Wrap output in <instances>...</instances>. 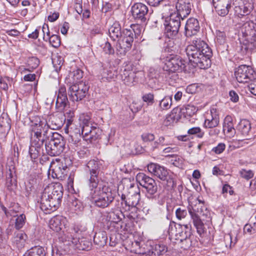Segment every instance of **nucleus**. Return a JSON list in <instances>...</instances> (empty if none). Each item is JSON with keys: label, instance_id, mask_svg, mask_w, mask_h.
I'll list each match as a JSON object with an SVG mask.
<instances>
[{"label": "nucleus", "instance_id": "f257e3e1", "mask_svg": "<svg viewBox=\"0 0 256 256\" xmlns=\"http://www.w3.org/2000/svg\"><path fill=\"white\" fill-rule=\"evenodd\" d=\"M86 171L90 195L94 204L101 208L108 206L114 201V196L108 187L99 183L100 178L98 162L94 160H90L87 163Z\"/></svg>", "mask_w": 256, "mask_h": 256}, {"label": "nucleus", "instance_id": "f03ea898", "mask_svg": "<svg viewBox=\"0 0 256 256\" xmlns=\"http://www.w3.org/2000/svg\"><path fill=\"white\" fill-rule=\"evenodd\" d=\"M186 52L194 66L206 69L210 66L212 51L204 41L200 39L193 40L192 44L186 47Z\"/></svg>", "mask_w": 256, "mask_h": 256}, {"label": "nucleus", "instance_id": "7ed1b4c3", "mask_svg": "<svg viewBox=\"0 0 256 256\" xmlns=\"http://www.w3.org/2000/svg\"><path fill=\"white\" fill-rule=\"evenodd\" d=\"M63 196V188L60 183H52L46 187L40 200V208L46 213L56 210L60 205Z\"/></svg>", "mask_w": 256, "mask_h": 256}, {"label": "nucleus", "instance_id": "20e7f679", "mask_svg": "<svg viewBox=\"0 0 256 256\" xmlns=\"http://www.w3.org/2000/svg\"><path fill=\"white\" fill-rule=\"evenodd\" d=\"M188 208L198 233L200 234H204V224L208 225L211 222L210 212L204 206V202L198 200L189 203Z\"/></svg>", "mask_w": 256, "mask_h": 256}, {"label": "nucleus", "instance_id": "39448f33", "mask_svg": "<svg viewBox=\"0 0 256 256\" xmlns=\"http://www.w3.org/2000/svg\"><path fill=\"white\" fill-rule=\"evenodd\" d=\"M126 248L130 252L142 256H160L165 254L168 248L163 244H146L142 241L134 240L126 245Z\"/></svg>", "mask_w": 256, "mask_h": 256}, {"label": "nucleus", "instance_id": "423d86ee", "mask_svg": "<svg viewBox=\"0 0 256 256\" xmlns=\"http://www.w3.org/2000/svg\"><path fill=\"white\" fill-rule=\"evenodd\" d=\"M30 131V142L33 143H44L49 138L48 134H52L48 130V121L39 116L34 117L32 121Z\"/></svg>", "mask_w": 256, "mask_h": 256}, {"label": "nucleus", "instance_id": "0eeeda50", "mask_svg": "<svg viewBox=\"0 0 256 256\" xmlns=\"http://www.w3.org/2000/svg\"><path fill=\"white\" fill-rule=\"evenodd\" d=\"M246 30H242V38H241V50L246 54H251L256 50V30L251 28L249 26Z\"/></svg>", "mask_w": 256, "mask_h": 256}, {"label": "nucleus", "instance_id": "6e6552de", "mask_svg": "<svg viewBox=\"0 0 256 256\" xmlns=\"http://www.w3.org/2000/svg\"><path fill=\"white\" fill-rule=\"evenodd\" d=\"M64 138L58 132L52 133L50 140L45 144L46 153L52 156L60 155L64 151Z\"/></svg>", "mask_w": 256, "mask_h": 256}, {"label": "nucleus", "instance_id": "1a4fd4ad", "mask_svg": "<svg viewBox=\"0 0 256 256\" xmlns=\"http://www.w3.org/2000/svg\"><path fill=\"white\" fill-rule=\"evenodd\" d=\"M89 86L83 81H78L72 84L68 88V94L73 102H79L82 100L88 94Z\"/></svg>", "mask_w": 256, "mask_h": 256}, {"label": "nucleus", "instance_id": "9d476101", "mask_svg": "<svg viewBox=\"0 0 256 256\" xmlns=\"http://www.w3.org/2000/svg\"><path fill=\"white\" fill-rule=\"evenodd\" d=\"M148 171L158 178L170 187L174 185V180L169 175L168 172L164 166L156 163H150L147 166Z\"/></svg>", "mask_w": 256, "mask_h": 256}, {"label": "nucleus", "instance_id": "9b49d317", "mask_svg": "<svg viewBox=\"0 0 256 256\" xmlns=\"http://www.w3.org/2000/svg\"><path fill=\"white\" fill-rule=\"evenodd\" d=\"M132 30L125 29L122 30V36L118 40L116 46V51L122 55H124L129 50L134 42Z\"/></svg>", "mask_w": 256, "mask_h": 256}, {"label": "nucleus", "instance_id": "f8f14e48", "mask_svg": "<svg viewBox=\"0 0 256 256\" xmlns=\"http://www.w3.org/2000/svg\"><path fill=\"white\" fill-rule=\"evenodd\" d=\"M165 6H175L176 12H174L180 16L184 18L190 13L193 8L192 0H174L168 4L165 3Z\"/></svg>", "mask_w": 256, "mask_h": 256}, {"label": "nucleus", "instance_id": "ddd939ff", "mask_svg": "<svg viewBox=\"0 0 256 256\" xmlns=\"http://www.w3.org/2000/svg\"><path fill=\"white\" fill-rule=\"evenodd\" d=\"M234 74L238 82L246 83L255 79L256 74L250 66L241 65L236 68Z\"/></svg>", "mask_w": 256, "mask_h": 256}, {"label": "nucleus", "instance_id": "4468645a", "mask_svg": "<svg viewBox=\"0 0 256 256\" xmlns=\"http://www.w3.org/2000/svg\"><path fill=\"white\" fill-rule=\"evenodd\" d=\"M78 230L74 226L67 227L59 234L58 238L60 241L66 243L67 245L74 246L79 242Z\"/></svg>", "mask_w": 256, "mask_h": 256}, {"label": "nucleus", "instance_id": "2eb2a0df", "mask_svg": "<svg viewBox=\"0 0 256 256\" xmlns=\"http://www.w3.org/2000/svg\"><path fill=\"white\" fill-rule=\"evenodd\" d=\"M184 19L176 14H170L169 21L165 26V34L168 38H172L178 34L181 24L180 20Z\"/></svg>", "mask_w": 256, "mask_h": 256}, {"label": "nucleus", "instance_id": "dca6fc26", "mask_svg": "<svg viewBox=\"0 0 256 256\" xmlns=\"http://www.w3.org/2000/svg\"><path fill=\"white\" fill-rule=\"evenodd\" d=\"M184 68V62L181 58L178 56H170L166 58L164 70L168 72L174 73L182 71Z\"/></svg>", "mask_w": 256, "mask_h": 256}, {"label": "nucleus", "instance_id": "f3484780", "mask_svg": "<svg viewBox=\"0 0 256 256\" xmlns=\"http://www.w3.org/2000/svg\"><path fill=\"white\" fill-rule=\"evenodd\" d=\"M169 234L171 236H174L176 240L182 241L188 237H190L191 232L188 225L176 224L174 228L171 227L169 229Z\"/></svg>", "mask_w": 256, "mask_h": 256}, {"label": "nucleus", "instance_id": "a211bd4d", "mask_svg": "<svg viewBox=\"0 0 256 256\" xmlns=\"http://www.w3.org/2000/svg\"><path fill=\"white\" fill-rule=\"evenodd\" d=\"M140 199V190L137 185L131 184L128 191V198L125 200V206L128 210L136 207Z\"/></svg>", "mask_w": 256, "mask_h": 256}, {"label": "nucleus", "instance_id": "6ab92c4d", "mask_svg": "<svg viewBox=\"0 0 256 256\" xmlns=\"http://www.w3.org/2000/svg\"><path fill=\"white\" fill-rule=\"evenodd\" d=\"M131 12L136 20L141 22H146L148 12V8L146 5L141 2L136 3L132 6Z\"/></svg>", "mask_w": 256, "mask_h": 256}, {"label": "nucleus", "instance_id": "aec40b11", "mask_svg": "<svg viewBox=\"0 0 256 256\" xmlns=\"http://www.w3.org/2000/svg\"><path fill=\"white\" fill-rule=\"evenodd\" d=\"M122 80L128 86H134L136 82V73L133 71L130 66H126L120 73Z\"/></svg>", "mask_w": 256, "mask_h": 256}, {"label": "nucleus", "instance_id": "412c9836", "mask_svg": "<svg viewBox=\"0 0 256 256\" xmlns=\"http://www.w3.org/2000/svg\"><path fill=\"white\" fill-rule=\"evenodd\" d=\"M213 6L220 16L227 15L232 6V0H212Z\"/></svg>", "mask_w": 256, "mask_h": 256}, {"label": "nucleus", "instance_id": "4be33fe9", "mask_svg": "<svg viewBox=\"0 0 256 256\" xmlns=\"http://www.w3.org/2000/svg\"><path fill=\"white\" fill-rule=\"evenodd\" d=\"M219 122L220 118L216 109L211 108L210 113H208L206 116L204 126L206 128H212L216 127Z\"/></svg>", "mask_w": 256, "mask_h": 256}, {"label": "nucleus", "instance_id": "5701e85b", "mask_svg": "<svg viewBox=\"0 0 256 256\" xmlns=\"http://www.w3.org/2000/svg\"><path fill=\"white\" fill-rule=\"evenodd\" d=\"M199 22L196 18H188L185 25V34L186 36L196 35L200 30Z\"/></svg>", "mask_w": 256, "mask_h": 256}, {"label": "nucleus", "instance_id": "b1692460", "mask_svg": "<svg viewBox=\"0 0 256 256\" xmlns=\"http://www.w3.org/2000/svg\"><path fill=\"white\" fill-rule=\"evenodd\" d=\"M66 220L65 218L62 216H56L50 220L49 227L51 230L56 232L63 231L68 227L66 224Z\"/></svg>", "mask_w": 256, "mask_h": 256}, {"label": "nucleus", "instance_id": "393cba45", "mask_svg": "<svg viewBox=\"0 0 256 256\" xmlns=\"http://www.w3.org/2000/svg\"><path fill=\"white\" fill-rule=\"evenodd\" d=\"M68 102L66 88L64 87H60L57 95L56 107L59 110L62 111L66 107Z\"/></svg>", "mask_w": 256, "mask_h": 256}, {"label": "nucleus", "instance_id": "a878e982", "mask_svg": "<svg viewBox=\"0 0 256 256\" xmlns=\"http://www.w3.org/2000/svg\"><path fill=\"white\" fill-rule=\"evenodd\" d=\"M68 166L62 162L58 164L52 170V176L54 178L62 180L66 174Z\"/></svg>", "mask_w": 256, "mask_h": 256}, {"label": "nucleus", "instance_id": "bb28decb", "mask_svg": "<svg viewBox=\"0 0 256 256\" xmlns=\"http://www.w3.org/2000/svg\"><path fill=\"white\" fill-rule=\"evenodd\" d=\"M96 128H93L88 124H86L82 125V134L84 140L92 141L94 139V134H96Z\"/></svg>", "mask_w": 256, "mask_h": 256}, {"label": "nucleus", "instance_id": "cd10ccee", "mask_svg": "<svg viewBox=\"0 0 256 256\" xmlns=\"http://www.w3.org/2000/svg\"><path fill=\"white\" fill-rule=\"evenodd\" d=\"M110 36L113 40H118L122 36V31L121 26L118 22H116L108 30Z\"/></svg>", "mask_w": 256, "mask_h": 256}, {"label": "nucleus", "instance_id": "c85d7f7f", "mask_svg": "<svg viewBox=\"0 0 256 256\" xmlns=\"http://www.w3.org/2000/svg\"><path fill=\"white\" fill-rule=\"evenodd\" d=\"M172 142L169 140L168 136H160L152 144V150L160 148V147L172 146Z\"/></svg>", "mask_w": 256, "mask_h": 256}, {"label": "nucleus", "instance_id": "c756f323", "mask_svg": "<svg viewBox=\"0 0 256 256\" xmlns=\"http://www.w3.org/2000/svg\"><path fill=\"white\" fill-rule=\"evenodd\" d=\"M27 236L25 234L19 232L16 234L12 238V244L18 250L24 248Z\"/></svg>", "mask_w": 256, "mask_h": 256}, {"label": "nucleus", "instance_id": "7c9ffc66", "mask_svg": "<svg viewBox=\"0 0 256 256\" xmlns=\"http://www.w3.org/2000/svg\"><path fill=\"white\" fill-rule=\"evenodd\" d=\"M43 144L44 143L42 142L38 144V143H33V142H30L29 152L32 159L35 160L40 155L42 151V146Z\"/></svg>", "mask_w": 256, "mask_h": 256}, {"label": "nucleus", "instance_id": "2f4dec72", "mask_svg": "<svg viewBox=\"0 0 256 256\" xmlns=\"http://www.w3.org/2000/svg\"><path fill=\"white\" fill-rule=\"evenodd\" d=\"M223 130L226 132V133L230 136H234L236 133V130L233 124L232 118L229 116H227L224 120L223 124Z\"/></svg>", "mask_w": 256, "mask_h": 256}, {"label": "nucleus", "instance_id": "473e14b6", "mask_svg": "<svg viewBox=\"0 0 256 256\" xmlns=\"http://www.w3.org/2000/svg\"><path fill=\"white\" fill-rule=\"evenodd\" d=\"M237 129L242 135L247 136L251 129L250 124L246 120H242L238 124Z\"/></svg>", "mask_w": 256, "mask_h": 256}, {"label": "nucleus", "instance_id": "72a5a7b5", "mask_svg": "<svg viewBox=\"0 0 256 256\" xmlns=\"http://www.w3.org/2000/svg\"><path fill=\"white\" fill-rule=\"evenodd\" d=\"M136 180L139 182L140 186L146 189L150 185L153 184L154 182H155L153 178L146 176L143 173L138 174L136 176Z\"/></svg>", "mask_w": 256, "mask_h": 256}, {"label": "nucleus", "instance_id": "f704fd0d", "mask_svg": "<svg viewBox=\"0 0 256 256\" xmlns=\"http://www.w3.org/2000/svg\"><path fill=\"white\" fill-rule=\"evenodd\" d=\"M106 234L104 231L96 232L94 237V243L99 246H104L106 243Z\"/></svg>", "mask_w": 256, "mask_h": 256}, {"label": "nucleus", "instance_id": "c9c22d12", "mask_svg": "<svg viewBox=\"0 0 256 256\" xmlns=\"http://www.w3.org/2000/svg\"><path fill=\"white\" fill-rule=\"evenodd\" d=\"M23 256H46V252L42 247L36 246L28 250Z\"/></svg>", "mask_w": 256, "mask_h": 256}, {"label": "nucleus", "instance_id": "e433bc0d", "mask_svg": "<svg viewBox=\"0 0 256 256\" xmlns=\"http://www.w3.org/2000/svg\"><path fill=\"white\" fill-rule=\"evenodd\" d=\"M70 138L69 139V142L73 144L75 146L78 147L80 145L81 133L80 129L76 128L75 132H70Z\"/></svg>", "mask_w": 256, "mask_h": 256}, {"label": "nucleus", "instance_id": "4c0bfd02", "mask_svg": "<svg viewBox=\"0 0 256 256\" xmlns=\"http://www.w3.org/2000/svg\"><path fill=\"white\" fill-rule=\"evenodd\" d=\"M92 242L86 238H79V242L74 244L76 248L79 250H90L92 246Z\"/></svg>", "mask_w": 256, "mask_h": 256}, {"label": "nucleus", "instance_id": "58836bf2", "mask_svg": "<svg viewBox=\"0 0 256 256\" xmlns=\"http://www.w3.org/2000/svg\"><path fill=\"white\" fill-rule=\"evenodd\" d=\"M14 170V167L10 168H9L10 172L8 173V176L6 181V187L10 191H12L16 187V184L14 180H12V172Z\"/></svg>", "mask_w": 256, "mask_h": 256}, {"label": "nucleus", "instance_id": "ea45409f", "mask_svg": "<svg viewBox=\"0 0 256 256\" xmlns=\"http://www.w3.org/2000/svg\"><path fill=\"white\" fill-rule=\"evenodd\" d=\"M48 130H57L60 128L61 122L57 118L50 116L48 122Z\"/></svg>", "mask_w": 256, "mask_h": 256}, {"label": "nucleus", "instance_id": "a19ab883", "mask_svg": "<svg viewBox=\"0 0 256 256\" xmlns=\"http://www.w3.org/2000/svg\"><path fill=\"white\" fill-rule=\"evenodd\" d=\"M172 105V96H166L159 104V107L162 110H167L170 108Z\"/></svg>", "mask_w": 256, "mask_h": 256}, {"label": "nucleus", "instance_id": "79ce46f5", "mask_svg": "<svg viewBox=\"0 0 256 256\" xmlns=\"http://www.w3.org/2000/svg\"><path fill=\"white\" fill-rule=\"evenodd\" d=\"M2 208L6 216L9 215L14 216V214L18 212L20 210L19 204L17 203L13 204L9 208L8 211H7L6 208L4 206H2Z\"/></svg>", "mask_w": 256, "mask_h": 256}, {"label": "nucleus", "instance_id": "37998d69", "mask_svg": "<svg viewBox=\"0 0 256 256\" xmlns=\"http://www.w3.org/2000/svg\"><path fill=\"white\" fill-rule=\"evenodd\" d=\"M198 110V108L192 104H188L184 106L182 109V112L186 116H191L194 114Z\"/></svg>", "mask_w": 256, "mask_h": 256}, {"label": "nucleus", "instance_id": "c03bdc74", "mask_svg": "<svg viewBox=\"0 0 256 256\" xmlns=\"http://www.w3.org/2000/svg\"><path fill=\"white\" fill-rule=\"evenodd\" d=\"M122 213L119 211L110 212L108 213L107 220L114 223H118L122 220Z\"/></svg>", "mask_w": 256, "mask_h": 256}, {"label": "nucleus", "instance_id": "a18cd8bd", "mask_svg": "<svg viewBox=\"0 0 256 256\" xmlns=\"http://www.w3.org/2000/svg\"><path fill=\"white\" fill-rule=\"evenodd\" d=\"M226 36L224 32L220 30L216 31V42L220 45H223L226 43Z\"/></svg>", "mask_w": 256, "mask_h": 256}, {"label": "nucleus", "instance_id": "49530a36", "mask_svg": "<svg viewBox=\"0 0 256 256\" xmlns=\"http://www.w3.org/2000/svg\"><path fill=\"white\" fill-rule=\"evenodd\" d=\"M26 221V216L22 214L17 216L15 220V228L17 230L22 228L24 225Z\"/></svg>", "mask_w": 256, "mask_h": 256}, {"label": "nucleus", "instance_id": "de8ad7c7", "mask_svg": "<svg viewBox=\"0 0 256 256\" xmlns=\"http://www.w3.org/2000/svg\"><path fill=\"white\" fill-rule=\"evenodd\" d=\"M235 11L238 14V16H246L250 12V10L248 8V6L244 4H242L238 6H236L235 8Z\"/></svg>", "mask_w": 256, "mask_h": 256}, {"label": "nucleus", "instance_id": "09e8293b", "mask_svg": "<svg viewBox=\"0 0 256 256\" xmlns=\"http://www.w3.org/2000/svg\"><path fill=\"white\" fill-rule=\"evenodd\" d=\"M49 40L50 44L54 48H57L60 44V39L59 36L56 34H53L46 38Z\"/></svg>", "mask_w": 256, "mask_h": 256}, {"label": "nucleus", "instance_id": "8fccbe9b", "mask_svg": "<svg viewBox=\"0 0 256 256\" xmlns=\"http://www.w3.org/2000/svg\"><path fill=\"white\" fill-rule=\"evenodd\" d=\"M147 193L146 194V196L148 198H152L153 196L156 192L158 190V186L156 182H154V183L151 185H150L146 188Z\"/></svg>", "mask_w": 256, "mask_h": 256}, {"label": "nucleus", "instance_id": "3c124183", "mask_svg": "<svg viewBox=\"0 0 256 256\" xmlns=\"http://www.w3.org/2000/svg\"><path fill=\"white\" fill-rule=\"evenodd\" d=\"M82 72L78 69L76 70L70 72L69 74V77H71L73 79V84L78 82V80H80L82 78Z\"/></svg>", "mask_w": 256, "mask_h": 256}, {"label": "nucleus", "instance_id": "603ef678", "mask_svg": "<svg viewBox=\"0 0 256 256\" xmlns=\"http://www.w3.org/2000/svg\"><path fill=\"white\" fill-rule=\"evenodd\" d=\"M240 175L242 178L246 180H249L250 179L253 178L254 176V173L252 170H246L245 169H242L240 172Z\"/></svg>", "mask_w": 256, "mask_h": 256}, {"label": "nucleus", "instance_id": "864d4df0", "mask_svg": "<svg viewBox=\"0 0 256 256\" xmlns=\"http://www.w3.org/2000/svg\"><path fill=\"white\" fill-rule=\"evenodd\" d=\"M189 134H198V138H201L204 136V132H202L200 127H194L189 129L188 131Z\"/></svg>", "mask_w": 256, "mask_h": 256}, {"label": "nucleus", "instance_id": "5fc2aeb1", "mask_svg": "<svg viewBox=\"0 0 256 256\" xmlns=\"http://www.w3.org/2000/svg\"><path fill=\"white\" fill-rule=\"evenodd\" d=\"M0 126L4 128H10V119L6 115L0 117Z\"/></svg>", "mask_w": 256, "mask_h": 256}, {"label": "nucleus", "instance_id": "6e6d98bb", "mask_svg": "<svg viewBox=\"0 0 256 256\" xmlns=\"http://www.w3.org/2000/svg\"><path fill=\"white\" fill-rule=\"evenodd\" d=\"M74 126L72 124V118H67L66 126L64 128V132L66 134L74 132Z\"/></svg>", "mask_w": 256, "mask_h": 256}, {"label": "nucleus", "instance_id": "4d7b16f0", "mask_svg": "<svg viewBox=\"0 0 256 256\" xmlns=\"http://www.w3.org/2000/svg\"><path fill=\"white\" fill-rule=\"evenodd\" d=\"M102 49L104 52L106 54L111 55L114 54V48L112 47L111 44L108 42H105Z\"/></svg>", "mask_w": 256, "mask_h": 256}, {"label": "nucleus", "instance_id": "13d9d810", "mask_svg": "<svg viewBox=\"0 0 256 256\" xmlns=\"http://www.w3.org/2000/svg\"><path fill=\"white\" fill-rule=\"evenodd\" d=\"M28 64L30 68L34 69L38 66L40 60L37 58L32 57L28 60Z\"/></svg>", "mask_w": 256, "mask_h": 256}, {"label": "nucleus", "instance_id": "bf43d9fd", "mask_svg": "<svg viewBox=\"0 0 256 256\" xmlns=\"http://www.w3.org/2000/svg\"><path fill=\"white\" fill-rule=\"evenodd\" d=\"M142 99L144 102H146L148 105H152L154 103V96L152 93L144 94Z\"/></svg>", "mask_w": 256, "mask_h": 256}, {"label": "nucleus", "instance_id": "052dcab7", "mask_svg": "<svg viewBox=\"0 0 256 256\" xmlns=\"http://www.w3.org/2000/svg\"><path fill=\"white\" fill-rule=\"evenodd\" d=\"M187 214L188 213L186 210L180 208H177L176 211V216L179 220H182V219L184 218Z\"/></svg>", "mask_w": 256, "mask_h": 256}, {"label": "nucleus", "instance_id": "680f3d73", "mask_svg": "<svg viewBox=\"0 0 256 256\" xmlns=\"http://www.w3.org/2000/svg\"><path fill=\"white\" fill-rule=\"evenodd\" d=\"M200 88L198 84H192L188 85L186 88V92L188 94H194L198 92Z\"/></svg>", "mask_w": 256, "mask_h": 256}, {"label": "nucleus", "instance_id": "e2e57ef3", "mask_svg": "<svg viewBox=\"0 0 256 256\" xmlns=\"http://www.w3.org/2000/svg\"><path fill=\"white\" fill-rule=\"evenodd\" d=\"M178 242L182 244L181 248L184 250L188 248L192 245L190 237H188L186 239L182 240V241H178Z\"/></svg>", "mask_w": 256, "mask_h": 256}, {"label": "nucleus", "instance_id": "0e129e2a", "mask_svg": "<svg viewBox=\"0 0 256 256\" xmlns=\"http://www.w3.org/2000/svg\"><path fill=\"white\" fill-rule=\"evenodd\" d=\"M141 138L144 142H152L155 138V136L154 134L148 132L144 133L141 136Z\"/></svg>", "mask_w": 256, "mask_h": 256}, {"label": "nucleus", "instance_id": "69168bd1", "mask_svg": "<svg viewBox=\"0 0 256 256\" xmlns=\"http://www.w3.org/2000/svg\"><path fill=\"white\" fill-rule=\"evenodd\" d=\"M226 148V145L224 143H220L216 146L212 148V151L216 154H220L223 152Z\"/></svg>", "mask_w": 256, "mask_h": 256}, {"label": "nucleus", "instance_id": "338daca9", "mask_svg": "<svg viewBox=\"0 0 256 256\" xmlns=\"http://www.w3.org/2000/svg\"><path fill=\"white\" fill-rule=\"evenodd\" d=\"M244 232H248L249 234H252L256 232V226H252L251 224H246L244 228Z\"/></svg>", "mask_w": 256, "mask_h": 256}, {"label": "nucleus", "instance_id": "774afa93", "mask_svg": "<svg viewBox=\"0 0 256 256\" xmlns=\"http://www.w3.org/2000/svg\"><path fill=\"white\" fill-rule=\"evenodd\" d=\"M10 80L8 78H3L0 80V90H6L8 89V83Z\"/></svg>", "mask_w": 256, "mask_h": 256}]
</instances>
